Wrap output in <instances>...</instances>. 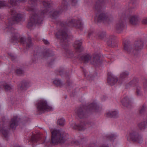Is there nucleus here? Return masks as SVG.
Returning a JSON list of instances; mask_svg holds the SVG:
<instances>
[{"instance_id": "f257e3e1", "label": "nucleus", "mask_w": 147, "mask_h": 147, "mask_svg": "<svg viewBox=\"0 0 147 147\" xmlns=\"http://www.w3.org/2000/svg\"><path fill=\"white\" fill-rule=\"evenodd\" d=\"M67 1V0H62L61 4L59 7L60 12L56 10H53L52 11H50V7L51 6V3L45 0L43 1L42 3L44 7L41 12L40 16L38 17L36 14L34 13L32 14L30 17V20L28 21L27 27L28 28H30L36 24L39 25L41 24L43 20L42 18L45 14H49L52 19H56L61 14V12L66 11L69 8Z\"/></svg>"}, {"instance_id": "f03ea898", "label": "nucleus", "mask_w": 147, "mask_h": 147, "mask_svg": "<svg viewBox=\"0 0 147 147\" xmlns=\"http://www.w3.org/2000/svg\"><path fill=\"white\" fill-rule=\"evenodd\" d=\"M11 12L12 16L11 19L8 20L7 28L11 31L12 42H19L21 44L24 46H26L27 48L31 47L33 44L30 36H28L26 40L24 37L20 38L19 33L13 32L14 29L11 27L10 26L13 24L15 22H18L20 21L22 18V15L20 14L17 13L14 10L12 9H11Z\"/></svg>"}, {"instance_id": "7ed1b4c3", "label": "nucleus", "mask_w": 147, "mask_h": 147, "mask_svg": "<svg viewBox=\"0 0 147 147\" xmlns=\"http://www.w3.org/2000/svg\"><path fill=\"white\" fill-rule=\"evenodd\" d=\"M58 24L59 26L60 29L55 34V35L57 38L61 39L62 46L65 49V47L68 45L67 43L68 34L66 26H75L77 28H81L83 25L80 20H76L71 19L67 20L66 23L63 22H59Z\"/></svg>"}, {"instance_id": "20e7f679", "label": "nucleus", "mask_w": 147, "mask_h": 147, "mask_svg": "<svg viewBox=\"0 0 147 147\" xmlns=\"http://www.w3.org/2000/svg\"><path fill=\"white\" fill-rule=\"evenodd\" d=\"M133 7H127L125 9H123V11L119 14V17L120 18L117 22L115 28L116 30L118 33L122 32L124 30L125 24L123 20L128 18L132 12V9L135 8L137 6V5L134 3V2H132Z\"/></svg>"}, {"instance_id": "39448f33", "label": "nucleus", "mask_w": 147, "mask_h": 147, "mask_svg": "<svg viewBox=\"0 0 147 147\" xmlns=\"http://www.w3.org/2000/svg\"><path fill=\"white\" fill-rule=\"evenodd\" d=\"M143 41L141 39L136 40L134 45H131L129 42L125 41L123 42V48L128 53L135 54L136 52L143 48Z\"/></svg>"}, {"instance_id": "423d86ee", "label": "nucleus", "mask_w": 147, "mask_h": 147, "mask_svg": "<svg viewBox=\"0 0 147 147\" xmlns=\"http://www.w3.org/2000/svg\"><path fill=\"white\" fill-rule=\"evenodd\" d=\"M99 107L96 103H92L88 105L87 110L84 108L80 107L76 111L77 116L80 119L85 118L87 116V112H97L98 111Z\"/></svg>"}, {"instance_id": "0eeeda50", "label": "nucleus", "mask_w": 147, "mask_h": 147, "mask_svg": "<svg viewBox=\"0 0 147 147\" xmlns=\"http://www.w3.org/2000/svg\"><path fill=\"white\" fill-rule=\"evenodd\" d=\"M51 141L55 145L63 143L65 141V135L61 133L59 130L54 129L51 132Z\"/></svg>"}, {"instance_id": "6e6552de", "label": "nucleus", "mask_w": 147, "mask_h": 147, "mask_svg": "<svg viewBox=\"0 0 147 147\" xmlns=\"http://www.w3.org/2000/svg\"><path fill=\"white\" fill-rule=\"evenodd\" d=\"M99 55L97 54H94L92 55L90 54H86L81 57V59L84 63L90 62L95 65L99 64L100 63Z\"/></svg>"}, {"instance_id": "1a4fd4ad", "label": "nucleus", "mask_w": 147, "mask_h": 147, "mask_svg": "<svg viewBox=\"0 0 147 147\" xmlns=\"http://www.w3.org/2000/svg\"><path fill=\"white\" fill-rule=\"evenodd\" d=\"M37 108L38 111L43 112L49 111L52 109V107L49 105L47 101L44 100H41L39 101Z\"/></svg>"}, {"instance_id": "9d476101", "label": "nucleus", "mask_w": 147, "mask_h": 147, "mask_svg": "<svg viewBox=\"0 0 147 147\" xmlns=\"http://www.w3.org/2000/svg\"><path fill=\"white\" fill-rule=\"evenodd\" d=\"M113 20V18L112 16L108 15L104 13H100L97 18V21L98 22H103L109 23L112 22Z\"/></svg>"}, {"instance_id": "9b49d317", "label": "nucleus", "mask_w": 147, "mask_h": 147, "mask_svg": "<svg viewBox=\"0 0 147 147\" xmlns=\"http://www.w3.org/2000/svg\"><path fill=\"white\" fill-rule=\"evenodd\" d=\"M129 136L132 141L139 143H141L143 141L142 136L134 129H131L130 132Z\"/></svg>"}, {"instance_id": "f8f14e48", "label": "nucleus", "mask_w": 147, "mask_h": 147, "mask_svg": "<svg viewBox=\"0 0 147 147\" xmlns=\"http://www.w3.org/2000/svg\"><path fill=\"white\" fill-rule=\"evenodd\" d=\"M83 123H81L80 124H71V127L73 129H77L78 130L82 131L84 130L85 129V126H86L88 127L93 126L95 124L94 122H92L90 121H86L84 125Z\"/></svg>"}, {"instance_id": "ddd939ff", "label": "nucleus", "mask_w": 147, "mask_h": 147, "mask_svg": "<svg viewBox=\"0 0 147 147\" xmlns=\"http://www.w3.org/2000/svg\"><path fill=\"white\" fill-rule=\"evenodd\" d=\"M104 0H98L96 1L93 7L96 13H99L103 10L104 7Z\"/></svg>"}, {"instance_id": "4468645a", "label": "nucleus", "mask_w": 147, "mask_h": 147, "mask_svg": "<svg viewBox=\"0 0 147 147\" xmlns=\"http://www.w3.org/2000/svg\"><path fill=\"white\" fill-rule=\"evenodd\" d=\"M3 123V122H1L0 131L4 137L7 138L8 136L9 129Z\"/></svg>"}, {"instance_id": "2eb2a0df", "label": "nucleus", "mask_w": 147, "mask_h": 147, "mask_svg": "<svg viewBox=\"0 0 147 147\" xmlns=\"http://www.w3.org/2000/svg\"><path fill=\"white\" fill-rule=\"evenodd\" d=\"M107 83L111 85L115 84L119 80L117 77L114 76L111 73L108 72V73Z\"/></svg>"}, {"instance_id": "dca6fc26", "label": "nucleus", "mask_w": 147, "mask_h": 147, "mask_svg": "<svg viewBox=\"0 0 147 147\" xmlns=\"http://www.w3.org/2000/svg\"><path fill=\"white\" fill-rule=\"evenodd\" d=\"M115 37L113 36H110L107 40V44L110 47H114L115 46Z\"/></svg>"}, {"instance_id": "f3484780", "label": "nucleus", "mask_w": 147, "mask_h": 147, "mask_svg": "<svg viewBox=\"0 0 147 147\" xmlns=\"http://www.w3.org/2000/svg\"><path fill=\"white\" fill-rule=\"evenodd\" d=\"M18 121L17 117L14 116L12 118L10 122V127L13 129H15L18 125Z\"/></svg>"}, {"instance_id": "a211bd4d", "label": "nucleus", "mask_w": 147, "mask_h": 147, "mask_svg": "<svg viewBox=\"0 0 147 147\" xmlns=\"http://www.w3.org/2000/svg\"><path fill=\"white\" fill-rule=\"evenodd\" d=\"M82 40H76L74 45V47L78 52H80L82 50Z\"/></svg>"}, {"instance_id": "6ab92c4d", "label": "nucleus", "mask_w": 147, "mask_h": 147, "mask_svg": "<svg viewBox=\"0 0 147 147\" xmlns=\"http://www.w3.org/2000/svg\"><path fill=\"white\" fill-rule=\"evenodd\" d=\"M138 79L137 78H134L132 80L129 82L126 85V87H134L136 88L138 86Z\"/></svg>"}, {"instance_id": "aec40b11", "label": "nucleus", "mask_w": 147, "mask_h": 147, "mask_svg": "<svg viewBox=\"0 0 147 147\" xmlns=\"http://www.w3.org/2000/svg\"><path fill=\"white\" fill-rule=\"evenodd\" d=\"M106 115L109 117L116 118L118 116V112L116 110L110 111L106 113Z\"/></svg>"}, {"instance_id": "412c9836", "label": "nucleus", "mask_w": 147, "mask_h": 147, "mask_svg": "<svg viewBox=\"0 0 147 147\" xmlns=\"http://www.w3.org/2000/svg\"><path fill=\"white\" fill-rule=\"evenodd\" d=\"M130 23L133 25L138 24L140 21L138 17L136 15L131 16L129 18Z\"/></svg>"}, {"instance_id": "4be33fe9", "label": "nucleus", "mask_w": 147, "mask_h": 147, "mask_svg": "<svg viewBox=\"0 0 147 147\" xmlns=\"http://www.w3.org/2000/svg\"><path fill=\"white\" fill-rule=\"evenodd\" d=\"M121 102L124 106L128 107L131 105V100L127 96L124 97L121 100Z\"/></svg>"}, {"instance_id": "5701e85b", "label": "nucleus", "mask_w": 147, "mask_h": 147, "mask_svg": "<svg viewBox=\"0 0 147 147\" xmlns=\"http://www.w3.org/2000/svg\"><path fill=\"white\" fill-rule=\"evenodd\" d=\"M29 83L26 80H24L22 82L21 84L18 86V89L19 90H25L26 88L28 86Z\"/></svg>"}, {"instance_id": "b1692460", "label": "nucleus", "mask_w": 147, "mask_h": 147, "mask_svg": "<svg viewBox=\"0 0 147 147\" xmlns=\"http://www.w3.org/2000/svg\"><path fill=\"white\" fill-rule=\"evenodd\" d=\"M138 126L141 130H144L147 128V120L146 121H144L139 123Z\"/></svg>"}, {"instance_id": "393cba45", "label": "nucleus", "mask_w": 147, "mask_h": 147, "mask_svg": "<svg viewBox=\"0 0 147 147\" xmlns=\"http://www.w3.org/2000/svg\"><path fill=\"white\" fill-rule=\"evenodd\" d=\"M129 73L128 72L125 71L122 72L120 75V77L119 80V82L120 83H122V80L124 78L127 77L128 76Z\"/></svg>"}, {"instance_id": "a878e982", "label": "nucleus", "mask_w": 147, "mask_h": 147, "mask_svg": "<svg viewBox=\"0 0 147 147\" xmlns=\"http://www.w3.org/2000/svg\"><path fill=\"white\" fill-rule=\"evenodd\" d=\"M38 0H29V3H31L32 4V5H31L30 7L29 10L32 11H34V8L33 7V6L36 5L37 1Z\"/></svg>"}, {"instance_id": "bb28decb", "label": "nucleus", "mask_w": 147, "mask_h": 147, "mask_svg": "<svg viewBox=\"0 0 147 147\" xmlns=\"http://www.w3.org/2000/svg\"><path fill=\"white\" fill-rule=\"evenodd\" d=\"M4 89L5 91H11L13 90V86L10 84H6L4 86Z\"/></svg>"}, {"instance_id": "cd10ccee", "label": "nucleus", "mask_w": 147, "mask_h": 147, "mask_svg": "<svg viewBox=\"0 0 147 147\" xmlns=\"http://www.w3.org/2000/svg\"><path fill=\"white\" fill-rule=\"evenodd\" d=\"M40 139V136L39 135H33L32 136L31 141L32 142H37Z\"/></svg>"}, {"instance_id": "c85d7f7f", "label": "nucleus", "mask_w": 147, "mask_h": 147, "mask_svg": "<svg viewBox=\"0 0 147 147\" xmlns=\"http://www.w3.org/2000/svg\"><path fill=\"white\" fill-rule=\"evenodd\" d=\"M139 111L140 114L141 115L144 114L146 112V107L144 105H143L140 107L139 108Z\"/></svg>"}, {"instance_id": "c756f323", "label": "nucleus", "mask_w": 147, "mask_h": 147, "mask_svg": "<svg viewBox=\"0 0 147 147\" xmlns=\"http://www.w3.org/2000/svg\"><path fill=\"white\" fill-rule=\"evenodd\" d=\"M26 1V0H10V3L12 5H18L20 2H24Z\"/></svg>"}, {"instance_id": "7c9ffc66", "label": "nucleus", "mask_w": 147, "mask_h": 147, "mask_svg": "<svg viewBox=\"0 0 147 147\" xmlns=\"http://www.w3.org/2000/svg\"><path fill=\"white\" fill-rule=\"evenodd\" d=\"M65 119L63 118H61L57 121V124L61 126H63L65 124Z\"/></svg>"}, {"instance_id": "2f4dec72", "label": "nucleus", "mask_w": 147, "mask_h": 147, "mask_svg": "<svg viewBox=\"0 0 147 147\" xmlns=\"http://www.w3.org/2000/svg\"><path fill=\"white\" fill-rule=\"evenodd\" d=\"M97 35L99 38L102 39L105 36L106 33L105 32L100 31Z\"/></svg>"}, {"instance_id": "473e14b6", "label": "nucleus", "mask_w": 147, "mask_h": 147, "mask_svg": "<svg viewBox=\"0 0 147 147\" xmlns=\"http://www.w3.org/2000/svg\"><path fill=\"white\" fill-rule=\"evenodd\" d=\"M136 88V94L138 96H141L142 94V92L141 91V88L139 86Z\"/></svg>"}, {"instance_id": "72a5a7b5", "label": "nucleus", "mask_w": 147, "mask_h": 147, "mask_svg": "<svg viewBox=\"0 0 147 147\" xmlns=\"http://www.w3.org/2000/svg\"><path fill=\"white\" fill-rule=\"evenodd\" d=\"M38 55L36 53L34 54L32 57V62L33 63H35L38 59Z\"/></svg>"}, {"instance_id": "f704fd0d", "label": "nucleus", "mask_w": 147, "mask_h": 147, "mask_svg": "<svg viewBox=\"0 0 147 147\" xmlns=\"http://www.w3.org/2000/svg\"><path fill=\"white\" fill-rule=\"evenodd\" d=\"M117 137V135L115 134H109L107 135L108 138L111 140H113L115 139Z\"/></svg>"}, {"instance_id": "c9c22d12", "label": "nucleus", "mask_w": 147, "mask_h": 147, "mask_svg": "<svg viewBox=\"0 0 147 147\" xmlns=\"http://www.w3.org/2000/svg\"><path fill=\"white\" fill-rule=\"evenodd\" d=\"M54 83L57 86H61L62 85V83L61 81L59 79L55 80L53 81Z\"/></svg>"}, {"instance_id": "e433bc0d", "label": "nucleus", "mask_w": 147, "mask_h": 147, "mask_svg": "<svg viewBox=\"0 0 147 147\" xmlns=\"http://www.w3.org/2000/svg\"><path fill=\"white\" fill-rule=\"evenodd\" d=\"M53 54L52 52L49 51V50L46 51L44 53V57H50L52 56Z\"/></svg>"}, {"instance_id": "4c0bfd02", "label": "nucleus", "mask_w": 147, "mask_h": 147, "mask_svg": "<svg viewBox=\"0 0 147 147\" xmlns=\"http://www.w3.org/2000/svg\"><path fill=\"white\" fill-rule=\"evenodd\" d=\"M82 142H83V140H80V142L77 140H73L71 142V143L72 144H73L75 145L80 146V144H81Z\"/></svg>"}, {"instance_id": "58836bf2", "label": "nucleus", "mask_w": 147, "mask_h": 147, "mask_svg": "<svg viewBox=\"0 0 147 147\" xmlns=\"http://www.w3.org/2000/svg\"><path fill=\"white\" fill-rule=\"evenodd\" d=\"M144 90L145 92H147V79H144L143 81Z\"/></svg>"}, {"instance_id": "ea45409f", "label": "nucleus", "mask_w": 147, "mask_h": 147, "mask_svg": "<svg viewBox=\"0 0 147 147\" xmlns=\"http://www.w3.org/2000/svg\"><path fill=\"white\" fill-rule=\"evenodd\" d=\"M16 72L19 75H22L24 74V71L20 69H17L16 70Z\"/></svg>"}, {"instance_id": "a19ab883", "label": "nucleus", "mask_w": 147, "mask_h": 147, "mask_svg": "<svg viewBox=\"0 0 147 147\" xmlns=\"http://www.w3.org/2000/svg\"><path fill=\"white\" fill-rule=\"evenodd\" d=\"M7 6V4L5 1H0V8Z\"/></svg>"}, {"instance_id": "79ce46f5", "label": "nucleus", "mask_w": 147, "mask_h": 147, "mask_svg": "<svg viewBox=\"0 0 147 147\" xmlns=\"http://www.w3.org/2000/svg\"><path fill=\"white\" fill-rule=\"evenodd\" d=\"M78 0H71V4L73 6H75L77 3Z\"/></svg>"}, {"instance_id": "37998d69", "label": "nucleus", "mask_w": 147, "mask_h": 147, "mask_svg": "<svg viewBox=\"0 0 147 147\" xmlns=\"http://www.w3.org/2000/svg\"><path fill=\"white\" fill-rule=\"evenodd\" d=\"M142 22L143 24H147V17L144 18Z\"/></svg>"}, {"instance_id": "c03bdc74", "label": "nucleus", "mask_w": 147, "mask_h": 147, "mask_svg": "<svg viewBox=\"0 0 147 147\" xmlns=\"http://www.w3.org/2000/svg\"><path fill=\"white\" fill-rule=\"evenodd\" d=\"M43 41L44 44L46 45H47L49 44V42L47 40L44 39L43 40Z\"/></svg>"}, {"instance_id": "a18cd8bd", "label": "nucleus", "mask_w": 147, "mask_h": 147, "mask_svg": "<svg viewBox=\"0 0 147 147\" xmlns=\"http://www.w3.org/2000/svg\"><path fill=\"white\" fill-rule=\"evenodd\" d=\"M9 55L11 57V59L12 60H13L15 58L13 54L11 53L9 54Z\"/></svg>"}, {"instance_id": "49530a36", "label": "nucleus", "mask_w": 147, "mask_h": 147, "mask_svg": "<svg viewBox=\"0 0 147 147\" xmlns=\"http://www.w3.org/2000/svg\"><path fill=\"white\" fill-rule=\"evenodd\" d=\"M94 32L93 31H92L91 32H89L88 34V36L90 37L91 35L93 34Z\"/></svg>"}, {"instance_id": "de8ad7c7", "label": "nucleus", "mask_w": 147, "mask_h": 147, "mask_svg": "<svg viewBox=\"0 0 147 147\" xmlns=\"http://www.w3.org/2000/svg\"><path fill=\"white\" fill-rule=\"evenodd\" d=\"M101 147H108V146L105 145H103Z\"/></svg>"}, {"instance_id": "09e8293b", "label": "nucleus", "mask_w": 147, "mask_h": 147, "mask_svg": "<svg viewBox=\"0 0 147 147\" xmlns=\"http://www.w3.org/2000/svg\"><path fill=\"white\" fill-rule=\"evenodd\" d=\"M62 72V71H59V74H60V75H61L62 74H61V72Z\"/></svg>"}, {"instance_id": "8fccbe9b", "label": "nucleus", "mask_w": 147, "mask_h": 147, "mask_svg": "<svg viewBox=\"0 0 147 147\" xmlns=\"http://www.w3.org/2000/svg\"><path fill=\"white\" fill-rule=\"evenodd\" d=\"M15 147H20V146H16Z\"/></svg>"}]
</instances>
